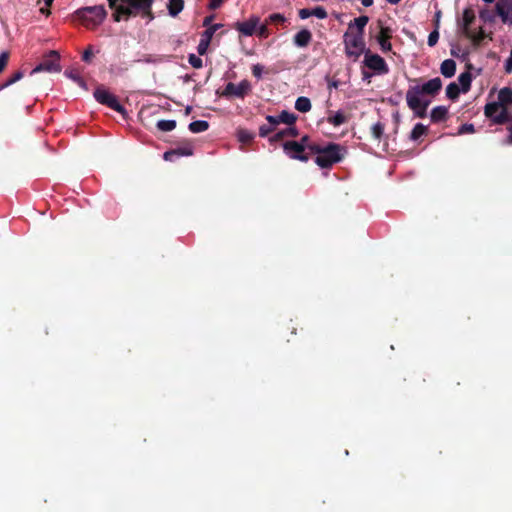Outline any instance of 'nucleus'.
Listing matches in <instances>:
<instances>
[{
	"label": "nucleus",
	"instance_id": "obj_51",
	"mask_svg": "<svg viewBox=\"0 0 512 512\" xmlns=\"http://www.w3.org/2000/svg\"><path fill=\"white\" fill-rule=\"evenodd\" d=\"M10 54L8 51H3L0 53V64H6L9 61Z\"/></svg>",
	"mask_w": 512,
	"mask_h": 512
},
{
	"label": "nucleus",
	"instance_id": "obj_7",
	"mask_svg": "<svg viewBox=\"0 0 512 512\" xmlns=\"http://www.w3.org/2000/svg\"><path fill=\"white\" fill-rule=\"evenodd\" d=\"M93 95L98 103L105 105L118 113H125V108L119 103L117 97L110 93L103 85H98Z\"/></svg>",
	"mask_w": 512,
	"mask_h": 512
},
{
	"label": "nucleus",
	"instance_id": "obj_31",
	"mask_svg": "<svg viewBox=\"0 0 512 512\" xmlns=\"http://www.w3.org/2000/svg\"><path fill=\"white\" fill-rule=\"evenodd\" d=\"M428 132V129L426 126H424L421 123H417L414 128L412 129L409 138L412 141H417L421 136L426 135Z\"/></svg>",
	"mask_w": 512,
	"mask_h": 512
},
{
	"label": "nucleus",
	"instance_id": "obj_63",
	"mask_svg": "<svg viewBox=\"0 0 512 512\" xmlns=\"http://www.w3.org/2000/svg\"><path fill=\"white\" fill-rule=\"evenodd\" d=\"M507 73H512V66H505Z\"/></svg>",
	"mask_w": 512,
	"mask_h": 512
},
{
	"label": "nucleus",
	"instance_id": "obj_42",
	"mask_svg": "<svg viewBox=\"0 0 512 512\" xmlns=\"http://www.w3.org/2000/svg\"><path fill=\"white\" fill-rule=\"evenodd\" d=\"M474 132H475V127L473 124H470V123L461 125L458 130V134H460V135L466 134V133H474Z\"/></svg>",
	"mask_w": 512,
	"mask_h": 512
},
{
	"label": "nucleus",
	"instance_id": "obj_33",
	"mask_svg": "<svg viewBox=\"0 0 512 512\" xmlns=\"http://www.w3.org/2000/svg\"><path fill=\"white\" fill-rule=\"evenodd\" d=\"M460 92H462L461 87L455 82L450 83L446 88V96L451 100H456Z\"/></svg>",
	"mask_w": 512,
	"mask_h": 512
},
{
	"label": "nucleus",
	"instance_id": "obj_21",
	"mask_svg": "<svg viewBox=\"0 0 512 512\" xmlns=\"http://www.w3.org/2000/svg\"><path fill=\"white\" fill-rule=\"evenodd\" d=\"M64 75L77 83L81 88L88 90V87L86 85V82L84 81L83 77L81 76V72L77 68H71L64 71Z\"/></svg>",
	"mask_w": 512,
	"mask_h": 512
},
{
	"label": "nucleus",
	"instance_id": "obj_4",
	"mask_svg": "<svg viewBox=\"0 0 512 512\" xmlns=\"http://www.w3.org/2000/svg\"><path fill=\"white\" fill-rule=\"evenodd\" d=\"M484 115L493 124L503 125L512 123V112L507 107H502L496 102L487 103L484 107Z\"/></svg>",
	"mask_w": 512,
	"mask_h": 512
},
{
	"label": "nucleus",
	"instance_id": "obj_13",
	"mask_svg": "<svg viewBox=\"0 0 512 512\" xmlns=\"http://www.w3.org/2000/svg\"><path fill=\"white\" fill-rule=\"evenodd\" d=\"M495 9L501 21L512 26V0H498Z\"/></svg>",
	"mask_w": 512,
	"mask_h": 512
},
{
	"label": "nucleus",
	"instance_id": "obj_52",
	"mask_svg": "<svg viewBox=\"0 0 512 512\" xmlns=\"http://www.w3.org/2000/svg\"><path fill=\"white\" fill-rule=\"evenodd\" d=\"M299 16L301 19H307L312 16L311 9H301L299 11Z\"/></svg>",
	"mask_w": 512,
	"mask_h": 512
},
{
	"label": "nucleus",
	"instance_id": "obj_61",
	"mask_svg": "<svg viewBox=\"0 0 512 512\" xmlns=\"http://www.w3.org/2000/svg\"><path fill=\"white\" fill-rule=\"evenodd\" d=\"M390 4H398L401 0H386Z\"/></svg>",
	"mask_w": 512,
	"mask_h": 512
},
{
	"label": "nucleus",
	"instance_id": "obj_59",
	"mask_svg": "<svg viewBox=\"0 0 512 512\" xmlns=\"http://www.w3.org/2000/svg\"><path fill=\"white\" fill-rule=\"evenodd\" d=\"M441 64L448 65V64H455V62L452 59H446Z\"/></svg>",
	"mask_w": 512,
	"mask_h": 512
},
{
	"label": "nucleus",
	"instance_id": "obj_6",
	"mask_svg": "<svg viewBox=\"0 0 512 512\" xmlns=\"http://www.w3.org/2000/svg\"><path fill=\"white\" fill-rule=\"evenodd\" d=\"M328 88L341 89L350 82L349 66H339L336 70H330L326 76Z\"/></svg>",
	"mask_w": 512,
	"mask_h": 512
},
{
	"label": "nucleus",
	"instance_id": "obj_55",
	"mask_svg": "<svg viewBox=\"0 0 512 512\" xmlns=\"http://www.w3.org/2000/svg\"><path fill=\"white\" fill-rule=\"evenodd\" d=\"M507 130L509 131V135L506 139V143L512 145V123L507 127Z\"/></svg>",
	"mask_w": 512,
	"mask_h": 512
},
{
	"label": "nucleus",
	"instance_id": "obj_47",
	"mask_svg": "<svg viewBox=\"0 0 512 512\" xmlns=\"http://www.w3.org/2000/svg\"><path fill=\"white\" fill-rule=\"evenodd\" d=\"M269 21L271 23H284L285 17H284V15H282L280 13H275V14H271L269 16Z\"/></svg>",
	"mask_w": 512,
	"mask_h": 512
},
{
	"label": "nucleus",
	"instance_id": "obj_60",
	"mask_svg": "<svg viewBox=\"0 0 512 512\" xmlns=\"http://www.w3.org/2000/svg\"><path fill=\"white\" fill-rule=\"evenodd\" d=\"M210 22H211V17H207V18H205V20H204V25H205V26H208V25L210 24Z\"/></svg>",
	"mask_w": 512,
	"mask_h": 512
},
{
	"label": "nucleus",
	"instance_id": "obj_29",
	"mask_svg": "<svg viewBox=\"0 0 512 512\" xmlns=\"http://www.w3.org/2000/svg\"><path fill=\"white\" fill-rule=\"evenodd\" d=\"M295 109L299 112L306 113L311 109V101L309 98L301 96L295 102Z\"/></svg>",
	"mask_w": 512,
	"mask_h": 512
},
{
	"label": "nucleus",
	"instance_id": "obj_17",
	"mask_svg": "<svg viewBox=\"0 0 512 512\" xmlns=\"http://www.w3.org/2000/svg\"><path fill=\"white\" fill-rule=\"evenodd\" d=\"M387 73H388V66H363L362 78L367 83H370L372 76L384 75Z\"/></svg>",
	"mask_w": 512,
	"mask_h": 512
},
{
	"label": "nucleus",
	"instance_id": "obj_9",
	"mask_svg": "<svg viewBox=\"0 0 512 512\" xmlns=\"http://www.w3.org/2000/svg\"><path fill=\"white\" fill-rule=\"evenodd\" d=\"M309 145L298 143V141H286L283 143V150L291 159L307 162L311 154L306 152V150L309 151Z\"/></svg>",
	"mask_w": 512,
	"mask_h": 512
},
{
	"label": "nucleus",
	"instance_id": "obj_2",
	"mask_svg": "<svg viewBox=\"0 0 512 512\" xmlns=\"http://www.w3.org/2000/svg\"><path fill=\"white\" fill-rule=\"evenodd\" d=\"M111 8L115 9L114 19L136 15L139 12L150 14L154 0H108Z\"/></svg>",
	"mask_w": 512,
	"mask_h": 512
},
{
	"label": "nucleus",
	"instance_id": "obj_27",
	"mask_svg": "<svg viewBox=\"0 0 512 512\" xmlns=\"http://www.w3.org/2000/svg\"><path fill=\"white\" fill-rule=\"evenodd\" d=\"M171 17H176L184 8V0H169L167 4Z\"/></svg>",
	"mask_w": 512,
	"mask_h": 512
},
{
	"label": "nucleus",
	"instance_id": "obj_3",
	"mask_svg": "<svg viewBox=\"0 0 512 512\" xmlns=\"http://www.w3.org/2000/svg\"><path fill=\"white\" fill-rule=\"evenodd\" d=\"M406 102L408 107L418 118H424L427 115V108L431 101L426 99L424 95L416 88L411 86L406 92Z\"/></svg>",
	"mask_w": 512,
	"mask_h": 512
},
{
	"label": "nucleus",
	"instance_id": "obj_14",
	"mask_svg": "<svg viewBox=\"0 0 512 512\" xmlns=\"http://www.w3.org/2000/svg\"><path fill=\"white\" fill-rule=\"evenodd\" d=\"M266 120L271 125H278L284 123L287 125H294L297 120V116L294 113L283 110L278 116L267 115Z\"/></svg>",
	"mask_w": 512,
	"mask_h": 512
},
{
	"label": "nucleus",
	"instance_id": "obj_39",
	"mask_svg": "<svg viewBox=\"0 0 512 512\" xmlns=\"http://www.w3.org/2000/svg\"><path fill=\"white\" fill-rule=\"evenodd\" d=\"M441 73L444 77L450 78L456 73V66H440Z\"/></svg>",
	"mask_w": 512,
	"mask_h": 512
},
{
	"label": "nucleus",
	"instance_id": "obj_45",
	"mask_svg": "<svg viewBox=\"0 0 512 512\" xmlns=\"http://www.w3.org/2000/svg\"><path fill=\"white\" fill-rule=\"evenodd\" d=\"M217 29V26H212V27H209L208 29H206L203 34H202V37L203 39H206L207 41H211L212 39V36L213 34L215 33Z\"/></svg>",
	"mask_w": 512,
	"mask_h": 512
},
{
	"label": "nucleus",
	"instance_id": "obj_26",
	"mask_svg": "<svg viewBox=\"0 0 512 512\" xmlns=\"http://www.w3.org/2000/svg\"><path fill=\"white\" fill-rule=\"evenodd\" d=\"M370 132L372 137L380 142L385 136V124L381 121L374 123L370 128Z\"/></svg>",
	"mask_w": 512,
	"mask_h": 512
},
{
	"label": "nucleus",
	"instance_id": "obj_34",
	"mask_svg": "<svg viewBox=\"0 0 512 512\" xmlns=\"http://www.w3.org/2000/svg\"><path fill=\"white\" fill-rule=\"evenodd\" d=\"M328 123L332 124L333 126H340L347 122V117L344 115L343 112L338 111L334 115L329 116L327 118Z\"/></svg>",
	"mask_w": 512,
	"mask_h": 512
},
{
	"label": "nucleus",
	"instance_id": "obj_48",
	"mask_svg": "<svg viewBox=\"0 0 512 512\" xmlns=\"http://www.w3.org/2000/svg\"><path fill=\"white\" fill-rule=\"evenodd\" d=\"M439 39V33L437 30L432 31L428 36V45L434 46Z\"/></svg>",
	"mask_w": 512,
	"mask_h": 512
},
{
	"label": "nucleus",
	"instance_id": "obj_44",
	"mask_svg": "<svg viewBox=\"0 0 512 512\" xmlns=\"http://www.w3.org/2000/svg\"><path fill=\"white\" fill-rule=\"evenodd\" d=\"M259 37L266 38L268 36V28L267 24H260L258 25L256 29V33Z\"/></svg>",
	"mask_w": 512,
	"mask_h": 512
},
{
	"label": "nucleus",
	"instance_id": "obj_46",
	"mask_svg": "<svg viewBox=\"0 0 512 512\" xmlns=\"http://www.w3.org/2000/svg\"><path fill=\"white\" fill-rule=\"evenodd\" d=\"M209 44H210L209 41H207L206 39L201 38L200 43L198 45V53L200 55L205 54L207 49H208Z\"/></svg>",
	"mask_w": 512,
	"mask_h": 512
},
{
	"label": "nucleus",
	"instance_id": "obj_53",
	"mask_svg": "<svg viewBox=\"0 0 512 512\" xmlns=\"http://www.w3.org/2000/svg\"><path fill=\"white\" fill-rule=\"evenodd\" d=\"M43 1H44L45 6L40 8V12L42 14L48 15L49 14L48 7L52 4L53 0H43Z\"/></svg>",
	"mask_w": 512,
	"mask_h": 512
},
{
	"label": "nucleus",
	"instance_id": "obj_56",
	"mask_svg": "<svg viewBox=\"0 0 512 512\" xmlns=\"http://www.w3.org/2000/svg\"><path fill=\"white\" fill-rule=\"evenodd\" d=\"M190 64H201V60L197 58L194 54H191L189 57Z\"/></svg>",
	"mask_w": 512,
	"mask_h": 512
},
{
	"label": "nucleus",
	"instance_id": "obj_50",
	"mask_svg": "<svg viewBox=\"0 0 512 512\" xmlns=\"http://www.w3.org/2000/svg\"><path fill=\"white\" fill-rule=\"evenodd\" d=\"M365 64H385V63H384V60L380 56L373 55L370 57V59H367L365 61Z\"/></svg>",
	"mask_w": 512,
	"mask_h": 512
},
{
	"label": "nucleus",
	"instance_id": "obj_37",
	"mask_svg": "<svg viewBox=\"0 0 512 512\" xmlns=\"http://www.w3.org/2000/svg\"><path fill=\"white\" fill-rule=\"evenodd\" d=\"M59 61H61L59 52L56 50H51L45 55V59L42 64H56Z\"/></svg>",
	"mask_w": 512,
	"mask_h": 512
},
{
	"label": "nucleus",
	"instance_id": "obj_57",
	"mask_svg": "<svg viewBox=\"0 0 512 512\" xmlns=\"http://www.w3.org/2000/svg\"><path fill=\"white\" fill-rule=\"evenodd\" d=\"M298 143H301V144H313L312 142H310V138L307 135L303 136Z\"/></svg>",
	"mask_w": 512,
	"mask_h": 512
},
{
	"label": "nucleus",
	"instance_id": "obj_10",
	"mask_svg": "<svg viewBox=\"0 0 512 512\" xmlns=\"http://www.w3.org/2000/svg\"><path fill=\"white\" fill-rule=\"evenodd\" d=\"M194 70L191 73H187L186 75L180 77L185 84L189 82H193L194 86L192 87L193 91H197L202 85L206 84L208 79L212 74V69H207L204 73H201V69L203 66H192Z\"/></svg>",
	"mask_w": 512,
	"mask_h": 512
},
{
	"label": "nucleus",
	"instance_id": "obj_41",
	"mask_svg": "<svg viewBox=\"0 0 512 512\" xmlns=\"http://www.w3.org/2000/svg\"><path fill=\"white\" fill-rule=\"evenodd\" d=\"M474 13L473 11L469 10V9H466L464 12H463V22H464V25L466 27H468L474 20Z\"/></svg>",
	"mask_w": 512,
	"mask_h": 512
},
{
	"label": "nucleus",
	"instance_id": "obj_32",
	"mask_svg": "<svg viewBox=\"0 0 512 512\" xmlns=\"http://www.w3.org/2000/svg\"><path fill=\"white\" fill-rule=\"evenodd\" d=\"M25 75V72L23 70H17L15 71L11 77H9L6 81H4L2 84H0V91L4 88L16 83L20 79H22Z\"/></svg>",
	"mask_w": 512,
	"mask_h": 512
},
{
	"label": "nucleus",
	"instance_id": "obj_64",
	"mask_svg": "<svg viewBox=\"0 0 512 512\" xmlns=\"http://www.w3.org/2000/svg\"><path fill=\"white\" fill-rule=\"evenodd\" d=\"M6 66H0V74L5 70Z\"/></svg>",
	"mask_w": 512,
	"mask_h": 512
},
{
	"label": "nucleus",
	"instance_id": "obj_23",
	"mask_svg": "<svg viewBox=\"0 0 512 512\" xmlns=\"http://www.w3.org/2000/svg\"><path fill=\"white\" fill-rule=\"evenodd\" d=\"M448 117V108L445 106H436L432 109L430 118L433 123L445 121Z\"/></svg>",
	"mask_w": 512,
	"mask_h": 512
},
{
	"label": "nucleus",
	"instance_id": "obj_38",
	"mask_svg": "<svg viewBox=\"0 0 512 512\" xmlns=\"http://www.w3.org/2000/svg\"><path fill=\"white\" fill-rule=\"evenodd\" d=\"M237 136H238V140L241 142V143H249L253 140L254 138V135L253 133H251L250 131L248 130H245V129H240L237 133Z\"/></svg>",
	"mask_w": 512,
	"mask_h": 512
},
{
	"label": "nucleus",
	"instance_id": "obj_24",
	"mask_svg": "<svg viewBox=\"0 0 512 512\" xmlns=\"http://www.w3.org/2000/svg\"><path fill=\"white\" fill-rule=\"evenodd\" d=\"M100 52V49H95L93 46H89L84 50L81 59L84 62L103 61V58L98 57Z\"/></svg>",
	"mask_w": 512,
	"mask_h": 512
},
{
	"label": "nucleus",
	"instance_id": "obj_36",
	"mask_svg": "<svg viewBox=\"0 0 512 512\" xmlns=\"http://www.w3.org/2000/svg\"><path fill=\"white\" fill-rule=\"evenodd\" d=\"M368 21H369V18L367 16H360V17L354 19V24L350 25L349 29H352L355 26L358 30L357 33H361V35H363V29L366 26V24L368 23Z\"/></svg>",
	"mask_w": 512,
	"mask_h": 512
},
{
	"label": "nucleus",
	"instance_id": "obj_54",
	"mask_svg": "<svg viewBox=\"0 0 512 512\" xmlns=\"http://www.w3.org/2000/svg\"><path fill=\"white\" fill-rule=\"evenodd\" d=\"M222 3L223 0H211L209 7L210 9H217L221 6Z\"/></svg>",
	"mask_w": 512,
	"mask_h": 512
},
{
	"label": "nucleus",
	"instance_id": "obj_35",
	"mask_svg": "<svg viewBox=\"0 0 512 512\" xmlns=\"http://www.w3.org/2000/svg\"><path fill=\"white\" fill-rule=\"evenodd\" d=\"M156 127L163 132H169L175 129L176 121L175 120H159L156 124Z\"/></svg>",
	"mask_w": 512,
	"mask_h": 512
},
{
	"label": "nucleus",
	"instance_id": "obj_58",
	"mask_svg": "<svg viewBox=\"0 0 512 512\" xmlns=\"http://www.w3.org/2000/svg\"><path fill=\"white\" fill-rule=\"evenodd\" d=\"M361 3L365 7H370L373 4V0H361Z\"/></svg>",
	"mask_w": 512,
	"mask_h": 512
},
{
	"label": "nucleus",
	"instance_id": "obj_43",
	"mask_svg": "<svg viewBox=\"0 0 512 512\" xmlns=\"http://www.w3.org/2000/svg\"><path fill=\"white\" fill-rule=\"evenodd\" d=\"M312 16H315L319 19H324L327 17V12L323 7H316L311 9Z\"/></svg>",
	"mask_w": 512,
	"mask_h": 512
},
{
	"label": "nucleus",
	"instance_id": "obj_15",
	"mask_svg": "<svg viewBox=\"0 0 512 512\" xmlns=\"http://www.w3.org/2000/svg\"><path fill=\"white\" fill-rule=\"evenodd\" d=\"M416 88L425 96H434L442 87V81L439 77L433 78L422 85H415Z\"/></svg>",
	"mask_w": 512,
	"mask_h": 512
},
{
	"label": "nucleus",
	"instance_id": "obj_8",
	"mask_svg": "<svg viewBox=\"0 0 512 512\" xmlns=\"http://www.w3.org/2000/svg\"><path fill=\"white\" fill-rule=\"evenodd\" d=\"M344 42L347 55L352 58V61H356L364 51L363 35L348 32L344 35Z\"/></svg>",
	"mask_w": 512,
	"mask_h": 512
},
{
	"label": "nucleus",
	"instance_id": "obj_30",
	"mask_svg": "<svg viewBox=\"0 0 512 512\" xmlns=\"http://www.w3.org/2000/svg\"><path fill=\"white\" fill-rule=\"evenodd\" d=\"M62 66H35L29 73L30 76H33L37 73L46 72V73H60L62 71Z\"/></svg>",
	"mask_w": 512,
	"mask_h": 512
},
{
	"label": "nucleus",
	"instance_id": "obj_25",
	"mask_svg": "<svg viewBox=\"0 0 512 512\" xmlns=\"http://www.w3.org/2000/svg\"><path fill=\"white\" fill-rule=\"evenodd\" d=\"M311 38V32L307 29H303L294 36V43L298 47H304L308 45V43L311 41Z\"/></svg>",
	"mask_w": 512,
	"mask_h": 512
},
{
	"label": "nucleus",
	"instance_id": "obj_22",
	"mask_svg": "<svg viewBox=\"0 0 512 512\" xmlns=\"http://www.w3.org/2000/svg\"><path fill=\"white\" fill-rule=\"evenodd\" d=\"M496 104L507 108L512 106V89L508 87L502 88L498 93V101Z\"/></svg>",
	"mask_w": 512,
	"mask_h": 512
},
{
	"label": "nucleus",
	"instance_id": "obj_16",
	"mask_svg": "<svg viewBox=\"0 0 512 512\" xmlns=\"http://www.w3.org/2000/svg\"><path fill=\"white\" fill-rule=\"evenodd\" d=\"M193 155V146L190 143H185L176 149L166 151L163 155L164 160L173 161L174 157L191 156Z\"/></svg>",
	"mask_w": 512,
	"mask_h": 512
},
{
	"label": "nucleus",
	"instance_id": "obj_62",
	"mask_svg": "<svg viewBox=\"0 0 512 512\" xmlns=\"http://www.w3.org/2000/svg\"><path fill=\"white\" fill-rule=\"evenodd\" d=\"M505 64H512V51H511L510 57L507 59Z\"/></svg>",
	"mask_w": 512,
	"mask_h": 512
},
{
	"label": "nucleus",
	"instance_id": "obj_49",
	"mask_svg": "<svg viewBox=\"0 0 512 512\" xmlns=\"http://www.w3.org/2000/svg\"><path fill=\"white\" fill-rule=\"evenodd\" d=\"M263 68H264V66H253V70H252L253 76L256 77L257 79H261L262 75L264 73ZM265 73H268V71H265Z\"/></svg>",
	"mask_w": 512,
	"mask_h": 512
},
{
	"label": "nucleus",
	"instance_id": "obj_5",
	"mask_svg": "<svg viewBox=\"0 0 512 512\" xmlns=\"http://www.w3.org/2000/svg\"><path fill=\"white\" fill-rule=\"evenodd\" d=\"M78 15L87 28H94L106 17L105 8L102 5L85 7L78 11Z\"/></svg>",
	"mask_w": 512,
	"mask_h": 512
},
{
	"label": "nucleus",
	"instance_id": "obj_19",
	"mask_svg": "<svg viewBox=\"0 0 512 512\" xmlns=\"http://www.w3.org/2000/svg\"><path fill=\"white\" fill-rule=\"evenodd\" d=\"M298 135H299L298 129L295 126L290 125L289 127L285 128L283 130H280L277 133H275L273 136H271L269 138V141L271 143H275V142L281 141L285 137H297Z\"/></svg>",
	"mask_w": 512,
	"mask_h": 512
},
{
	"label": "nucleus",
	"instance_id": "obj_12",
	"mask_svg": "<svg viewBox=\"0 0 512 512\" xmlns=\"http://www.w3.org/2000/svg\"><path fill=\"white\" fill-rule=\"evenodd\" d=\"M260 18L258 16H251L247 20L236 22L234 28L244 36H252L256 33L259 25Z\"/></svg>",
	"mask_w": 512,
	"mask_h": 512
},
{
	"label": "nucleus",
	"instance_id": "obj_18",
	"mask_svg": "<svg viewBox=\"0 0 512 512\" xmlns=\"http://www.w3.org/2000/svg\"><path fill=\"white\" fill-rule=\"evenodd\" d=\"M392 30L389 27H380V32L377 36V41L383 51H389L391 49L390 38Z\"/></svg>",
	"mask_w": 512,
	"mask_h": 512
},
{
	"label": "nucleus",
	"instance_id": "obj_28",
	"mask_svg": "<svg viewBox=\"0 0 512 512\" xmlns=\"http://www.w3.org/2000/svg\"><path fill=\"white\" fill-rule=\"evenodd\" d=\"M192 133H201L209 129V123L205 120L193 121L188 126Z\"/></svg>",
	"mask_w": 512,
	"mask_h": 512
},
{
	"label": "nucleus",
	"instance_id": "obj_11",
	"mask_svg": "<svg viewBox=\"0 0 512 512\" xmlns=\"http://www.w3.org/2000/svg\"><path fill=\"white\" fill-rule=\"evenodd\" d=\"M251 91V84L248 80H242L240 83L235 84L228 82L221 92V96L226 98L237 97L243 99Z\"/></svg>",
	"mask_w": 512,
	"mask_h": 512
},
{
	"label": "nucleus",
	"instance_id": "obj_1",
	"mask_svg": "<svg viewBox=\"0 0 512 512\" xmlns=\"http://www.w3.org/2000/svg\"><path fill=\"white\" fill-rule=\"evenodd\" d=\"M309 152L315 154V163L322 169L331 168L334 164L341 162L347 150L338 143L330 142L326 145H309Z\"/></svg>",
	"mask_w": 512,
	"mask_h": 512
},
{
	"label": "nucleus",
	"instance_id": "obj_20",
	"mask_svg": "<svg viewBox=\"0 0 512 512\" xmlns=\"http://www.w3.org/2000/svg\"><path fill=\"white\" fill-rule=\"evenodd\" d=\"M468 68L467 71L461 73L458 77V81L460 83V87L463 93H467L471 88V81L473 78L472 73L469 71L474 66H466Z\"/></svg>",
	"mask_w": 512,
	"mask_h": 512
},
{
	"label": "nucleus",
	"instance_id": "obj_40",
	"mask_svg": "<svg viewBox=\"0 0 512 512\" xmlns=\"http://www.w3.org/2000/svg\"><path fill=\"white\" fill-rule=\"evenodd\" d=\"M276 125H262L259 128V136L260 137H267L271 132L275 130Z\"/></svg>",
	"mask_w": 512,
	"mask_h": 512
}]
</instances>
